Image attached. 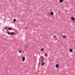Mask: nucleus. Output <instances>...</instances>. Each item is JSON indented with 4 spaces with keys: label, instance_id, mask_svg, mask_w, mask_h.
Masks as SVG:
<instances>
[{
    "label": "nucleus",
    "instance_id": "nucleus-1",
    "mask_svg": "<svg viewBox=\"0 0 75 75\" xmlns=\"http://www.w3.org/2000/svg\"><path fill=\"white\" fill-rule=\"evenodd\" d=\"M55 67L56 68H58L59 67V65L58 64H57L55 65Z\"/></svg>",
    "mask_w": 75,
    "mask_h": 75
},
{
    "label": "nucleus",
    "instance_id": "nucleus-2",
    "mask_svg": "<svg viewBox=\"0 0 75 75\" xmlns=\"http://www.w3.org/2000/svg\"><path fill=\"white\" fill-rule=\"evenodd\" d=\"M71 19L72 20H73V21H74L75 20V18H74V17H71Z\"/></svg>",
    "mask_w": 75,
    "mask_h": 75
},
{
    "label": "nucleus",
    "instance_id": "nucleus-3",
    "mask_svg": "<svg viewBox=\"0 0 75 75\" xmlns=\"http://www.w3.org/2000/svg\"><path fill=\"white\" fill-rule=\"evenodd\" d=\"M59 2L60 3H62V2H63V0H59Z\"/></svg>",
    "mask_w": 75,
    "mask_h": 75
},
{
    "label": "nucleus",
    "instance_id": "nucleus-4",
    "mask_svg": "<svg viewBox=\"0 0 75 75\" xmlns=\"http://www.w3.org/2000/svg\"><path fill=\"white\" fill-rule=\"evenodd\" d=\"M54 13L52 12H51L50 13V14L51 15H54Z\"/></svg>",
    "mask_w": 75,
    "mask_h": 75
},
{
    "label": "nucleus",
    "instance_id": "nucleus-5",
    "mask_svg": "<svg viewBox=\"0 0 75 75\" xmlns=\"http://www.w3.org/2000/svg\"><path fill=\"white\" fill-rule=\"evenodd\" d=\"M22 59L23 61H25V57H23L22 58Z\"/></svg>",
    "mask_w": 75,
    "mask_h": 75
},
{
    "label": "nucleus",
    "instance_id": "nucleus-6",
    "mask_svg": "<svg viewBox=\"0 0 75 75\" xmlns=\"http://www.w3.org/2000/svg\"><path fill=\"white\" fill-rule=\"evenodd\" d=\"M69 51H70V52H72L73 51V50H72L71 49H69Z\"/></svg>",
    "mask_w": 75,
    "mask_h": 75
},
{
    "label": "nucleus",
    "instance_id": "nucleus-7",
    "mask_svg": "<svg viewBox=\"0 0 75 75\" xmlns=\"http://www.w3.org/2000/svg\"><path fill=\"white\" fill-rule=\"evenodd\" d=\"M44 48H42L41 49V51H44Z\"/></svg>",
    "mask_w": 75,
    "mask_h": 75
},
{
    "label": "nucleus",
    "instance_id": "nucleus-8",
    "mask_svg": "<svg viewBox=\"0 0 75 75\" xmlns=\"http://www.w3.org/2000/svg\"><path fill=\"white\" fill-rule=\"evenodd\" d=\"M11 33L12 34H15V33H14V32H11Z\"/></svg>",
    "mask_w": 75,
    "mask_h": 75
},
{
    "label": "nucleus",
    "instance_id": "nucleus-9",
    "mask_svg": "<svg viewBox=\"0 0 75 75\" xmlns=\"http://www.w3.org/2000/svg\"><path fill=\"white\" fill-rule=\"evenodd\" d=\"M8 30H12V29L11 28H8Z\"/></svg>",
    "mask_w": 75,
    "mask_h": 75
},
{
    "label": "nucleus",
    "instance_id": "nucleus-10",
    "mask_svg": "<svg viewBox=\"0 0 75 75\" xmlns=\"http://www.w3.org/2000/svg\"><path fill=\"white\" fill-rule=\"evenodd\" d=\"M45 57H47V54L45 53Z\"/></svg>",
    "mask_w": 75,
    "mask_h": 75
},
{
    "label": "nucleus",
    "instance_id": "nucleus-11",
    "mask_svg": "<svg viewBox=\"0 0 75 75\" xmlns=\"http://www.w3.org/2000/svg\"><path fill=\"white\" fill-rule=\"evenodd\" d=\"M63 37L64 38H66L67 37V36L65 35H63Z\"/></svg>",
    "mask_w": 75,
    "mask_h": 75
},
{
    "label": "nucleus",
    "instance_id": "nucleus-12",
    "mask_svg": "<svg viewBox=\"0 0 75 75\" xmlns=\"http://www.w3.org/2000/svg\"><path fill=\"white\" fill-rule=\"evenodd\" d=\"M19 53H21V50H20L19 51H18Z\"/></svg>",
    "mask_w": 75,
    "mask_h": 75
},
{
    "label": "nucleus",
    "instance_id": "nucleus-13",
    "mask_svg": "<svg viewBox=\"0 0 75 75\" xmlns=\"http://www.w3.org/2000/svg\"><path fill=\"white\" fill-rule=\"evenodd\" d=\"M44 64H45V63H42V66H43V65H44Z\"/></svg>",
    "mask_w": 75,
    "mask_h": 75
},
{
    "label": "nucleus",
    "instance_id": "nucleus-14",
    "mask_svg": "<svg viewBox=\"0 0 75 75\" xmlns=\"http://www.w3.org/2000/svg\"><path fill=\"white\" fill-rule=\"evenodd\" d=\"M25 48H28V46L27 45H26L25 46Z\"/></svg>",
    "mask_w": 75,
    "mask_h": 75
},
{
    "label": "nucleus",
    "instance_id": "nucleus-15",
    "mask_svg": "<svg viewBox=\"0 0 75 75\" xmlns=\"http://www.w3.org/2000/svg\"><path fill=\"white\" fill-rule=\"evenodd\" d=\"M53 37H54V38H56V37H57V36L55 35H54L53 36Z\"/></svg>",
    "mask_w": 75,
    "mask_h": 75
},
{
    "label": "nucleus",
    "instance_id": "nucleus-16",
    "mask_svg": "<svg viewBox=\"0 0 75 75\" xmlns=\"http://www.w3.org/2000/svg\"><path fill=\"white\" fill-rule=\"evenodd\" d=\"M13 21H14V22H16V19H14L13 20Z\"/></svg>",
    "mask_w": 75,
    "mask_h": 75
},
{
    "label": "nucleus",
    "instance_id": "nucleus-17",
    "mask_svg": "<svg viewBox=\"0 0 75 75\" xmlns=\"http://www.w3.org/2000/svg\"><path fill=\"white\" fill-rule=\"evenodd\" d=\"M7 33L8 34H10V35H12V34H11L10 33H9V32H7Z\"/></svg>",
    "mask_w": 75,
    "mask_h": 75
},
{
    "label": "nucleus",
    "instance_id": "nucleus-18",
    "mask_svg": "<svg viewBox=\"0 0 75 75\" xmlns=\"http://www.w3.org/2000/svg\"><path fill=\"white\" fill-rule=\"evenodd\" d=\"M41 61H42V62H43V60L42 59H41Z\"/></svg>",
    "mask_w": 75,
    "mask_h": 75
},
{
    "label": "nucleus",
    "instance_id": "nucleus-19",
    "mask_svg": "<svg viewBox=\"0 0 75 75\" xmlns=\"http://www.w3.org/2000/svg\"><path fill=\"white\" fill-rule=\"evenodd\" d=\"M41 58H43V59H44V57H42V56H41Z\"/></svg>",
    "mask_w": 75,
    "mask_h": 75
},
{
    "label": "nucleus",
    "instance_id": "nucleus-20",
    "mask_svg": "<svg viewBox=\"0 0 75 75\" xmlns=\"http://www.w3.org/2000/svg\"><path fill=\"white\" fill-rule=\"evenodd\" d=\"M4 30H6V29H7V28H4Z\"/></svg>",
    "mask_w": 75,
    "mask_h": 75
},
{
    "label": "nucleus",
    "instance_id": "nucleus-21",
    "mask_svg": "<svg viewBox=\"0 0 75 75\" xmlns=\"http://www.w3.org/2000/svg\"><path fill=\"white\" fill-rule=\"evenodd\" d=\"M26 28V29H27L28 28H27V27H26V28Z\"/></svg>",
    "mask_w": 75,
    "mask_h": 75
},
{
    "label": "nucleus",
    "instance_id": "nucleus-22",
    "mask_svg": "<svg viewBox=\"0 0 75 75\" xmlns=\"http://www.w3.org/2000/svg\"><path fill=\"white\" fill-rule=\"evenodd\" d=\"M1 75H4V74H2Z\"/></svg>",
    "mask_w": 75,
    "mask_h": 75
},
{
    "label": "nucleus",
    "instance_id": "nucleus-23",
    "mask_svg": "<svg viewBox=\"0 0 75 75\" xmlns=\"http://www.w3.org/2000/svg\"><path fill=\"white\" fill-rule=\"evenodd\" d=\"M58 13H59V12H58Z\"/></svg>",
    "mask_w": 75,
    "mask_h": 75
}]
</instances>
